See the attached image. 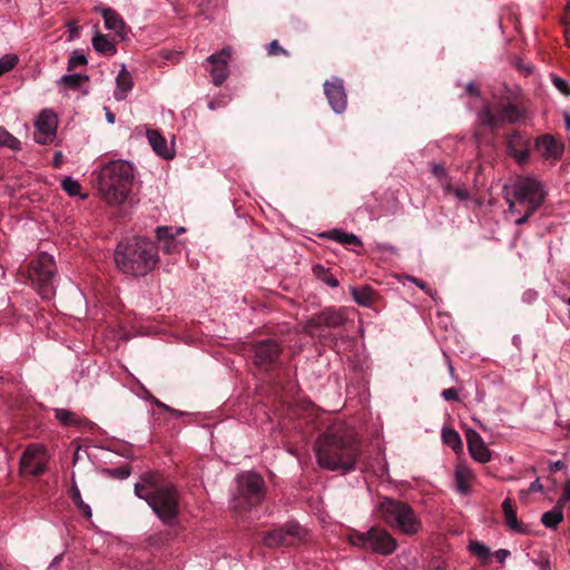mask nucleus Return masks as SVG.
<instances>
[{
    "label": "nucleus",
    "instance_id": "15",
    "mask_svg": "<svg viewBox=\"0 0 570 570\" xmlns=\"http://www.w3.org/2000/svg\"><path fill=\"white\" fill-rule=\"evenodd\" d=\"M507 154L515 159L520 165L529 159L530 138L518 130L509 134L504 141Z\"/></svg>",
    "mask_w": 570,
    "mask_h": 570
},
{
    "label": "nucleus",
    "instance_id": "24",
    "mask_svg": "<svg viewBox=\"0 0 570 570\" xmlns=\"http://www.w3.org/2000/svg\"><path fill=\"white\" fill-rule=\"evenodd\" d=\"M147 138L154 151L165 159H171L174 154L168 149L166 139L158 130L148 129Z\"/></svg>",
    "mask_w": 570,
    "mask_h": 570
},
{
    "label": "nucleus",
    "instance_id": "54",
    "mask_svg": "<svg viewBox=\"0 0 570 570\" xmlns=\"http://www.w3.org/2000/svg\"><path fill=\"white\" fill-rule=\"evenodd\" d=\"M62 159H63L62 153L61 151H57L55 154V157H53V160H52V166L55 168H59L61 166V164H62Z\"/></svg>",
    "mask_w": 570,
    "mask_h": 570
},
{
    "label": "nucleus",
    "instance_id": "57",
    "mask_svg": "<svg viewBox=\"0 0 570 570\" xmlns=\"http://www.w3.org/2000/svg\"><path fill=\"white\" fill-rule=\"evenodd\" d=\"M528 220L529 219L527 218V216L522 215V216H520L519 218L515 219V224L520 226V225L525 224Z\"/></svg>",
    "mask_w": 570,
    "mask_h": 570
},
{
    "label": "nucleus",
    "instance_id": "60",
    "mask_svg": "<svg viewBox=\"0 0 570 570\" xmlns=\"http://www.w3.org/2000/svg\"><path fill=\"white\" fill-rule=\"evenodd\" d=\"M448 366H449V372H450L451 376H454V367H453L450 358H448Z\"/></svg>",
    "mask_w": 570,
    "mask_h": 570
},
{
    "label": "nucleus",
    "instance_id": "43",
    "mask_svg": "<svg viewBox=\"0 0 570 570\" xmlns=\"http://www.w3.org/2000/svg\"><path fill=\"white\" fill-rule=\"evenodd\" d=\"M267 53L269 56L284 55L285 57H289V52L283 48L277 40H273L267 47Z\"/></svg>",
    "mask_w": 570,
    "mask_h": 570
},
{
    "label": "nucleus",
    "instance_id": "40",
    "mask_svg": "<svg viewBox=\"0 0 570 570\" xmlns=\"http://www.w3.org/2000/svg\"><path fill=\"white\" fill-rule=\"evenodd\" d=\"M431 173L433 174V176L435 178H438V180L442 184H445L446 183H450L449 181V175H448V170L445 169V167L441 164H431Z\"/></svg>",
    "mask_w": 570,
    "mask_h": 570
},
{
    "label": "nucleus",
    "instance_id": "32",
    "mask_svg": "<svg viewBox=\"0 0 570 570\" xmlns=\"http://www.w3.org/2000/svg\"><path fill=\"white\" fill-rule=\"evenodd\" d=\"M117 89L121 92L120 95L118 92L115 94L117 99H124L125 95L132 88V80L130 73L122 67L120 72L117 76Z\"/></svg>",
    "mask_w": 570,
    "mask_h": 570
},
{
    "label": "nucleus",
    "instance_id": "2",
    "mask_svg": "<svg viewBox=\"0 0 570 570\" xmlns=\"http://www.w3.org/2000/svg\"><path fill=\"white\" fill-rule=\"evenodd\" d=\"M115 262L119 271L131 276H145L158 263V248L144 237L126 238L115 249Z\"/></svg>",
    "mask_w": 570,
    "mask_h": 570
},
{
    "label": "nucleus",
    "instance_id": "46",
    "mask_svg": "<svg viewBox=\"0 0 570 570\" xmlns=\"http://www.w3.org/2000/svg\"><path fill=\"white\" fill-rule=\"evenodd\" d=\"M564 38L570 47V6H568L564 16L562 17Z\"/></svg>",
    "mask_w": 570,
    "mask_h": 570
},
{
    "label": "nucleus",
    "instance_id": "11",
    "mask_svg": "<svg viewBox=\"0 0 570 570\" xmlns=\"http://www.w3.org/2000/svg\"><path fill=\"white\" fill-rule=\"evenodd\" d=\"M347 322L344 308L326 307L311 316L304 324V332L311 336L321 335L325 328L336 330Z\"/></svg>",
    "mask_w": 570,
    "mask_h": 570
},
{
    "label": "nucleus",
    "instance_id": "51",
    "mask_svg": "<svg viewBox=\"0 0 570 570\" xmlns=\"http://www.w3.org/2000/svg\"><path fill=\"white\" fill-rule=\"evenodd\" d=\"M465 92L469 96H473V97H478L480 94L478 87L473 82H470L465 86Z\"/></svg>",
    "mask_w": 570,
    "mask_h": 570
},
{
    "label": "nucleus",
    "instance_id": "8",
    "mask_svg": "<svg viewBox=\"0 0 570 570\" xmlns=\"http://www.w3.org/2000/svg\"><path fill=\"white\" fill-rule=\"evenodd\" d=\"M348 541L354 547L372 551L382 556L392 554L396 548V540L384 529L372 527L365 532L352 531Z\"/></svg>",
    "mask_w": 570,
    "mask_h": 570
},
{
    "label": "nucleus",
    "instance_id": "49",
    "mask_svg": "<svg viewBox=\"0 0 570 570\" xmlns=\"http://www.w3.org/2000/svg\"><path fill=\"white\" fill-rule=\"evenodd\" d=\"M442 397L446 401H459V393L454 387L442 391Z\"/></svg>",
    "mask_w": 570,
    "mask_h": 570
},
{
    "label": "nucleus",
    "instance_id": "36",
    "mask_svg": "<svg viewBox=\"0 0 570 570\" xmlns=\"http://www.w3.org/2000/svg\"><path fill=\"white\" fill-rule=\"evenodd\" d=\"M0 146L9 147L12 150H20L21 142L6 129L0 128Z\"/></svg>",
    "mask_w": 570,
    "mask_h": 570
},
{
    "label": "nucleus",
    "instance_id": "5",
    "mask_svg": "<svg viewBox=\"0 0 570 570\" xmlns=\"http://www.w3.org/2000/svg\"><path fill=\"white\" fill-rule=\"evenodd\" d=\"M376 517L386 525L405 535H415L422 530L421 519L413 508L401 500L383 498L374 509Z\"/></svg>",
    "mask_w": 570,
    "mask_h": 570
},
{
    "label": "nucleus",
    "instance_id": "28",
    "mask_svg": "<svg viewBox=\"0 0 570 570\" xmlns=\"http://www.w3.org/2000/svg\"><path fill=\"white\" fill-rule=\"evenodd\" d=\"M324 236L343 245L362 246V240L356 235L348 234L340 229H333L324 234Z\"/></svg>",
    "mask_w": 570,
    "mask_h": 570
},
{
    "label": "nucleus",
    "instance_id": "63",
    "mask_svg": "<svg viewBox=\"0 0 570 570\" xmlns=\"http://www.w3.org/2000/svg\"><path fill=\"white\" fill-rule=\"evenodd\" d=\"M77 32H78V28L76 27V28L72 29V36L77 35Z\"/></svg>",
    "mask_w": 570,
    "mask_h": 570
},
{
    "label": "nucleus",
    "instance_id": "39",
    "mask_svg": "<svg viewBox=\"0 0 570 570\" xmlns=\"http://www.w3.org/2000/svg\"><path fill=\"white\" fill-rule=\"evenodd\" d=\"M61 187L69 196L78 195L81 189L80 184L71 177H65L61 181Z\"/></svg>",
    "mask_w": 570,
    "mask_h": 570
},
{
    "label": "nucleus",
    "instance_id": "16",
    "mask_svg": "<svg viewBox=\"0 0 570 570\" xmlns=\"http://www.w3.org/2000/svg\"><path fill=\"white\" fill-rule=\"evenodd\" d=\"M232 56L230 48L226 47L219 52L214 53L207 58L212 65L210 75L215 86H220L227 78V65Z\"/></svg>",
    "mask_w": 570,
    "mask_h": 570
},
{
    "label": "nucleus",
    "instance_id": "30",
    "mask_svg": "<svg viewBox=\"0 0 570 570\" xmlns=\"http://www.w3.org/2000/svg\"><path fill=\"white\" fill-rule=\"evenodd\" d=\"M69 495L71 501L77 505V508L83 514V517H86L87 519L91 518V508L82 500L80 490L75 480H72Z\"/></svg>",
    "mask_w": 570,
    "mask_h": 570
},
{
    "label": "nucleus",
    "instance_id": "31",
    "mask_svg": "<svg viewBox=\"0 0 570 570\" xmlns=\"http://www.w3.org/2000/svg\"><path fill=\"white\" fill-rule=\"evenodd\" d=\"M562 520L563 511L560 504H556L552 510L544 512L541 517V522L550 529H556Z\"/></svg>",
    "mask_w": 570,
    "mask_h": 570
},
{
    "label": "nucleus",
    "instance_id": "3",
    "mask_svg": "<svg viewBox=\"0 0 570 570\" xmlns=\"http://www.w3.org/2000/svg\"><path fill=\"white\" fill-rule=\"evenodd\" d=\"M135 494L145 500L165 524H175L179 513V499L174 487L160 484L155 473H145L140 482L135 484Z\"/></svg>",
    "mask_w": 570,
    "mask_h": 570
},
{
    "label": "nucleus",
    "instance_id": "13",
    "mask_svg": "<svg viewBox=\"0 0 570 570\" xmlns=\"http://www.w3.org/2000/svg\"><path fill=\"white\" fill-rule=\"evenodd\" d=\"M48 460L49 456L43 445L30 444L21 455L20 470L23 473L38 476L46 471Z\"/></svg>",
    "mask_w": 570,
    "mask_h": 570
},
{
    "label": "nucleus",
    "instance_id": "37",
    "mask_svg": "<svg viewBox=\"0 0 570 570\" xmlns=\"http://www.w3.org/2000/svg\"><path fill=\"white\" fill-rule=\"evenodd\" d=\"M469 550L472 554H474L482 561H485L490 558V549L479 541H472L469 544Z\"/></svg>",
    "mask_w": 570,
    "mask_h": 570
},
{
    "label": "nucleus",
    "instance_id": "4",
    "mask_svg": "<svg viewBox=\"0 0 570 570\" xmlns=\"http://www.w3.org/2000/svg\"><path fill=\"white\" fill-rule=\"evenodd\" d=\"M134 181V168L125 160L106 164L99 174L98 187L109 206H119L127 199Z\"/></svg>",
    "mask_w": 570,
    "mask_h": 570
},
{
    "label": "nucleus",
    "instance_id": "19",
    "mask_svg": "<svg viewBox=\"0 0 570 570\" xmlns=\"http://www.w3.org/2000/svg\"><path fill=\"white\" fill-rule=\"evenodd\" d=\"M95 11L99 12L104 20H105V27L108 30L115 31L117 36H119L121 39L126 36V22L121 18V16L112 8H100L96 7Z\"/></svg>",
    "mask_w": 570,
    "mask_h": 570
},
{
    "label": "nucleus",
    "instance_id": "9",
    "mask_svg": "<svg viewBox=\"0 0 570 570\" xmlns=\"http://www.w3.org/2000/svg\"><path fill=\"white\" fill-rule=\"evenodd\" d=\"M238 497L234 500V509L246 510L258 505L265 495V482L255 472H246L237 478Z\"/></svg>",
    "mask_w": 570,
    "mask_h": 570
},
{
    "label": "nucleus",
    "instance_id": "59",
    "mask_svg": "<svg viewBox=\"0 0 570 570\" xmlns=\"http://www.w3.org/2000/svg\"><path fill=\"white\" fill-rule=\"evenodd\" d=\"M564 125H566V128L568 130H570V114L569 112L564 114Z\"/></svg>",
    "mask_w": 570,
    "mask_h": 570
},
{
    "label": "nucleus",
    "instance_id": "26",
    "mask_svg": "<svg viewBox=\"0 0 570 570\" xmlns=\"http://www.w3.org/2000/svg\"><path fill=\"white\" fill-rule=\"evenodd\" d=\"M94 49L104 56H114L117 52L116 45L108 39V36L96 32L91 40Z\"/></svg>",
    "mask_w": 570,
    "mask_h": 570
},
{
    "label": "nucleus",
    "instance_id": "41",
    "mask_svg": "<svg viewBox=\"0 0 570 570\" xmlns=\"http://www.w3.org/2000/svg\"><path fill=\"white\" fill-rule=\"evenodd\" d=\"M149 400H151V402L158 406L159 409L168 412V413H171L173 415L177 416V417H180V416H185V415H188V413L186 412H183V411H179V410H176V409H173L170 407L169 405L163 403L161 401H159L158 399H156L155 396H149Z\"/></svg>",
    "mask_w": 570,
    "mask_h": 570
},
{
    "label": "nucleus",
    "instance_id": "12",
    "mask_svg": "<svg viewBox=\"0 0 570 570\" xmlns=\"http://www.w3.org/2000/svg\"><path fill=\"white\" fill-rule=\"evenodd\" d=\"M306 531L297 522H287L284 525L267 531L263 542L268 548L294 546L304 540Z\"/></svg>",
    "mask_w": 570,
    "mask_h": 570
},
{
    "label": "nucleus",
    "instance_id": "23",
    "mask_svg": "<svg viewBox=\"0 0 570 570\" xmlns=\"http://www.w3.org/2000/svg\"><path fill=\"white\" fill-rule=\"evenodd\" d=\"M474 480V473L471 469L459 465L455 470L454 474V481H455V489L461 494H469L470 488L472 485V482Z\"/></svg>",
    "mask_w": 570,
    "mask_h": 570
},
{
    "label": "nucleus",
    "instance_id": "22",
    "mask_svg": "<svg viewBox=\"0 0 570 570\" xmlns=\"http://www.w3.org/2000/svg\"><path fill=\"white\" fill-rule=\"evenodd\" d=\"M250 352H253V356H278V354L283 353V350L278 342L274 338H265L256 342L249 343Z\"/></svg>",
    "mask_w": 570,
    "mask_h": 570
},
{
    "label": "nucleus",
    "instance_id": "52",
    "mask_svg": "<svg viewBox=\"0 0 570 570\" xmlns=\"http://www.w3.org/2000/svg\"><path fill=\"white\" fill-rule=\"evenodd\" d=\"M542 489H543V485L541 484L540 480L537 479L530 484L528 492H540V491H542Z\"/></svg>",
    "mask_w": 570,
    "mask_h": 570
},
{
    "label": "nucleus",
    "instance_id": "20",
    "mask_svg": "<svg viewBox=\"0 0 570 570\" xmlns=\"http://www.w3.org/2000/svg\"><path fill=\"white\" fill-rule=\"evenodd\" d=\"M535 147L544 158L559 160L563 154V146L550 135L539 137Z\"/></svg>",
    "mask_w": 570,
    "mask_h": 570
},
{
    "label": "nucleus",
    "instance_id": "29",
    "mask_svg": "<svg viewBox=\"0 0 570 570\" xmlns=\"http://www.w3.org/2000/svg\"><path fill=\"white\" fill-rule=\"evenodd\" d=\"M502 510H503L504 519H505L508 527L515 532H521L522 529L518 522L517 512L514 510L511 499L507 498L502 502Z\"/></svg>",
    "mask_w": 570,
    "mask_h": 570
},
{
    "label": "nucleus",
    "instance_id": "55",
    "mask_svg": "<svg viewBox=\"0 0 570 570\" xmlns=\"http://www.w3.org/2000/svg\"><path fill=\"white\" fill-rule=\"evenodd\" d=\"M563 468H564V464L562 461H556V462L550 463L549 471L554 473Z\"/></svg>",
    "mask_w": 570,
    "mask_h": 570
},
{
    "label": "nucleus",
    "instance_id": "35",
    "mask_svg": "<svg viewBox=\"0 0 570 570\" xmlns=\"http://www.w3.org/2000/svg\"><path fill=\"white\" fill-rule=\"evenodd\" d=\"M89 77L85 75L73 73L61 77L60 82L70 89H78Z\"/></svg>",
    "mask_w": 570,
    "mask_h": 570
},
{
    "label": "nucleus",
    "instance_id": "56",
    "mask_svg": "<svg viewBox=\"0 0 570 570\" xmlns=\"http://www.w3.org/2000/svg\"><path fill=\"white\" fill-rule=\"evenodd\" d=\"M62 560V556L59 554L57 557L53 558V560L51 561V563L49 564V570L53 569L56 566H58Z\"/></svg>",
    "mask_w": 570,
    "mask_h": 570
},
{
    "label": "nucleus",
    "instance_id": "45",
    "mask_svg": "<svg viewBox=\"0 0 570 570\" xmlns=\"http://www.w3.org/2000/svg\"><path fill=\"white\" fill-rule=\"evenodd\" d=\"M444 189L448 193H453L460 200H466L470 197V194H469V191L466 189H464V188H453L450 183H446V185H444Z\"/></svg>",
    "mask_w": 570,
    "mask_h": 570
},
{
    "label": "nucleus",
    "instance_id": "25",
    "mask_svg": "<svg viewBox=\"0 0 570 570\" xmlns=\"http://www.w3.org/2000/svg\"><path fill=\"white\" fill-rule=\"evenodd\" d=\"M351 294L353 299L361 306L370 307L372 306L376 301V293L375 291L368 286H362V287H352Z\"/></svg>",
    "mask_w": 570,
    "mask_h": 570
},
{
    "label": "nucleus",
    "instance_id": "44",
    "mask_svg": "<svg viewBox=\"0 0 570 570\" xmlns=\"http://www.w3.org/2000/svg\"><path fill=\"white\" fill-rule=\"evenodd\" d=\"M552 81H553V85L556 86V88L562 95H564L566 97H570V85L568 83L567 80H564V79H562L560 77L554 76Z\"/></svg>",
    "mask_w": 570,
    "mask_h": 570
},
{
    "label": "nucleus",
    "instance_id": "33",
    "mask_svg": "<svg viewBox=\"0 0 570 570\" xmlns=\"http://www.w3.org/2000/svg\"><path fill=\"white\" fill-rule=\"evenodd\" d=\"M313 274L317 279L324 282L325 284H327L331 287L338 286V281L336 279V277L327 268H325L322 265H315L313 267Z\"/></svg>",
    "mask_w": 570,
    "mask_h": 570
},
{
    "label": "nucleus",
    "instance_id": "10",
    "mask_svg": "<svg viewBox=\"0 0 570 570\" xmlns=\"http://www.w3.org/2000/svg\"><path fill=\"white\" fill-rule=\"evenodd\" d=\"M523 110L512 102H497L487 105L479 112V121L482 126L497 129L504 124H513L523 117Z\"/></svg>",
    "mask_w": 570,
    "mask_h": 570
},
{
    "label": "nucleus",
    "instance_id": "42",
    "mask_svg": "<svg viewBox=\"0 0 570 570\" xmlns=\"http://www.w3.org/2000/svg\"><path fill=\"white\" fill-rule=\"evenodd\" d=\"M85 65H87V58L82 53H79L78 51H73L68 61V70H72V69L77 68L78 66H85Z\"/></svg>",
    "mask_w": 570,
    "mask_h": 570
},
{
    "label": "nucleus",
    "instance_id": "38",
    "mask_svg": "<svg viewBox=\"0 0 570 570\" xmlns=\"http://www.w3.org/2000/svg\"><path fill=\"white\" fill-rule=\"evenodd\" d=\"M19 62V58L17 55H4L0 58V77L4 73L12 70L17 63Z\"/></svg>",
    "mask_w": 570,
    "mask_h": 570
},
{
    "label": "nucleus",
    "instance_id": "34",
    "mask_svg": "<svg viewBox=\"0 0 570 570\" xmlns=\"http://www.w3.org/2000/svg\"><path fill=\"white\" fill-rule=\"evenodd\" d=\"M442 439L443 442L451 446L454 451L462 449V441L460 434L455 430L450 428H443Z\"/></svg>",
    "mask_w": 570,
    "mask_h": 570
},
{
    "label": "nucleus",
    "instance_id": "61",
    "mask_svg": "<svg viewBox=\"0 0 570 570\" xmlns=\"http://www.w3.org/2000/svg\"><path fill=\"white\" fill-rule=\"evenodd\" d=\"M107 118H108L109 122H114L115 116L112 114H108Z\"/></svg>",
    "mask_w": 570,
    "mask_h": 570
},
{
    "label": "nucleus",
    "instance_id": "21",
    "mask_svg": "<svg viewBox=\"0 0 570 570\" xmlns=\"http://www.w3.org/2000/svg\"><path fill=\"white\" fill-rule=\"evenodd\" d=\"M156 237L161 243V249L166 254L179 253L183 248L181 243L176 240L173 228L159 226L156 228Z\"/></svg>",
    "mask_w": 570,
    "mask_h": 570
},
{
    "label": "nucleus",
    "instance_id": "7",
    "mask_svg": "<svg viewBox=\"0 0 570 570\" xmlns=\"http://www.w3.org/2000/svg\"><path fill=\"white\" fill-rule=\"evenodd\" d=\"M56 264L53 257L40 253L28 266V278L42 298L49 299L55 294Z\"/></svg>",
    "mask_w": 570,
    "mask_h": 570
},
{
    "label": "nucleus",
    "instance_id": "64",
    "mask_svg": "<svg viewBox=\"0 0 570 570\" xmlns=\"http://www.w3.org/2000/svg\"><path fill=\"white\" fill-rule=\"evenodd\" d=\"M567 304L570 306V297L567 299Z\"/></svg>",
    "mask_w": 570,
    "mask_h": 570
},
{
    "label": "nucleus",
    "instance_id": "50",
    "mask_svg": "<svg viewBox=\"0 0 570 570\" xmlns=\"http://www.w3.org/2000/svg\"><path fill=\"white\" fill-rule=\"evenodd\" d=\"M407 278H409V281L414 283L417 287H420L421 289L425 291L429 295H431V296L433 295L432 289L429 288L423 281H421V279H419L416 277H413V276H409Z\"/></svg>",
    "mask_w": 570,
    "mask_h": 570
},
{
    "label": "nucleus",
    "instance_id": "14",
    "mask_svg": "<svg viewBox=\"0 0 570 570\" xmlns=\"http://www.w3.org/2000/svg\"><path fill=\"white\" fill-rule=\"evenodd\" d=\"M57 125V116L50 110H42L35 124V140L41 145L50 144L56 137Z\"/></svg>",
    "mask_w": 570,
    "mask_h": 570
},
{
    "label": "nucleus",
    "instance_id": "62",
    "mask_svg": "<svg viewBox=\"0 0 570 570\" xmlns=\"http://www.w3.org/2000/svg\"><path fill=\"white\" fill-rule=\"evenodd\" d=\"M216 107H217V104H215L214 101H212V102L209 104V108H210V109H215Z\"/></svg>",
    "mask_w": 570,
    "mask_h": 570
},
{
    "label": "nucleus",
    "instance_id": "17",
    "mask_svg": "<svg viewBox=\"0 0 570 570\" xmlns=\"http://www.w3.org/2000/svg\"><path fill=\"white\" fill-rule=\"evenodd\" d=\"M324 92L332 109L340 114L346 108L347 99L343 87V81L336 79L334 81H325Z\"/></svg>",
    "mask_w": 570,
    "mask_h": 570
},
{
    "label": "nucleus",
    "instance_id": "1",
    "mask_svg": "<svg viewBox=\"0 0 570 570\" xmlns=\"http://www.w3.org/2000/svg\"><path fill=\"white\" fill-rule=\"evenodd\" d=\"M361 440L344 422H333L322 432L314 445L318 465L327 471L347 474L356 470L361 458Z\"/></svg>",
    "mask_w": 570,
    "mask_h": 570
},
{
    "label": "nucleus",
    "instance_id": "47",
    "mask_svg": "<svg viewBox=\"0 0 570 570\" xmlns=\"http://www.w3.org/2000/svg\"><path fill=\"white\" fill-rule=\"evenodd\" d=\"M524 207V216L529 219L541 206L542 204H538V202L532 200V204H523Z\"/></svg>",
    "mask_w": 570,
    "mask_h": 570
},
{
    "label": "nucleus",
    "instance_id": "27",
    "mask_svg": "<svg viewBox=\"0 0 570 570\" xmlns=\"http://www.w3.org/2000/svg\"><path fill=\"white\" fill-rule=\"evenodd\" d=\"M53 412L55 417L65 426H80L86 423L85 420L67 409H55Z\"/></svg>",
    "mask_w": 570,
    "mask_h": 570
},
{
    "label": "nucleus",
    "instance_id": "58",
    "mask_svg": "<svg viewBox=\"0 0 570 570\" xmlns=\"http://www.w3.org/2000/svg\"><path fill=\"white\" fill-rule=\"evenodd\" d=\"M117 475H119L120 478L125 479V478H127L129 475V471L124 470V469L117 470Z\"/></svg>",
    "mask_w": 570,
    "mask_h": 570
},
{
    "label": "nucleus",
    "instance_id": "18",
    "mask_svg": "<svg viewBox=\"0 0 570 570\" xmlns=\"http://www.w3.org/2000/svg\"><path fill=\"white\" fill-rule=\"evenodd\" d=\"M465 438L469 452L474 460L479 461L480 463H487L491 460V452L476 431L472 429L466 430Z\"/></svg>",
    "mask_w": 570,
    "mask_h": 570
},
{
    "label": "nucleus",
    "instance_id": "53",
    "mask_svg": "<svg viewBox=\"0 0 570 570\" xmlns=\"http://www.w3.org/2000/svg\"><path fill=\"white\" fill-rule=\"evenodd\" d=\"M510 554V551L505 550V549H500L495 552V558L498 559V561L500 563H503L505 558Z\"/></svg>",
    "mask_w": 570,
    "mask_h": 570
},
{
    "label": "nucleus",
    "instance_id": "6",
    "mask_svg": "<svg viewBox=\"0 0 570 570\" xmlns=\"http://www.w3.org/2000/svg\"><path fill=\"white\" fill-rule=\"evenodd\" d=\"M502 193L511 214H520L521 205L532 204V200L543 204L547 197L543 184L532 177H518L510 187L505 185Z\"/></svg>",
    "mask_w": 570,
    "mask_h": 570
},
{
    "label": "nucleus",
    "instance_id": "48",
    "mask_svg": "<svg viewBox=\"0 0 570 570\" xmlns=\"http://www.w3.org/2000/svg\"><path fill=\"white\" fill-rule=\"evenodd\" d=\"M568 501H570V479H568V481L563 488L562 494H561L560 499L558 500L557 504H560V507L563 508V504Z\"/></svg>",
    "mask_w": 570,
    "mask_h": 570
}]
</instances>
